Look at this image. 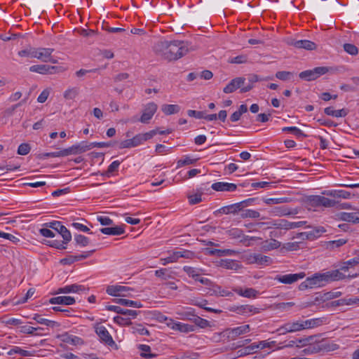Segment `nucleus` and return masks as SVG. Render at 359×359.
<instances>
[{
	"mask_svg": "<svg viewBox=\"0 0 359 359\" xmlns=\"http://www.w3.org/2000/svg\"><path fill=\"white\" fill-rule=\"evenodd\" d=\"M248 261L251 264L258 265H268L271 262V257L259 253H254L249 255Z\"/></svg>",
	"mask_w": 359,
	"mask_h": 359,
	"instance_id": "obj_19",
	"label": "nucleus"
},
{
	"mask_svg": "<svg viewBox=\"0 0 359 359\" xmlns=\"http://www.w3.org/2000/svg\"><path fill=\"white\" fill-rule=\"evenodd\" d=\"M344 49L346 52L352 55H357L358 52V48L355 45L351 43L344 44Z\"/></svg>",
	"mask_w": 359,
	"mask_h": 359,
	"instance_id": "obj_57",
	"label": "nucleus"
},
{
	"mask_svg": "<svg viewBox=\"0 0 359 359\" xmlns=\"http://www.w3.org/2000/svg\"><path fill=\"white\" fill-rule=\"evenodd\" d=\"M113 301H114V302H115L116 304H121L123 306H130V307H134V308H142V304L139 301H133V300H129V299H123V298L114 299Z\"/></svg>",
	"mask_w": 359,
	"mask_h": 359,
	"instance_id": "obj_31",
	"label": "nucleus"
},
{
	"mask_svg": "<svg viewBox=\"0 0 359 359\" xmlns=\"http://www.w3.org/2000/svg\"><path fill=\"white\" fill-rule=\"evenodd\" d=\"M347 243L346 239H339L337 241H331L327 242V248L330 249H334L339 248Z\"/></svg>",
	"mask_w": 359,
	"mask_h": 359,
	"instance_id": "obj_50",
	"label": "nucleus"
},
{
	"mask_svg": "<svg viewBox=\"0 0 359 359\" xmlns=\"http://www.w3.org/2000/svg\"><path fill=\"white\" fill-rule=\"evenodd\" d=\"M307 203L312 207L320 206V196L313 195L307 198Z\"/></svg>",
	"mask_w": 359,
	"mask_h": 359,
	"instance_id": "obj_49",
	"label": "nucleus"
},
{
	"mask_svg": "<svg viewBox=\"0 0 359 359\" xmlns=\"http://www.w3.org/2000/svg\"><path fill=\"white\" fill-rule=\"evenodd\" d=\"M266 204H279L289 202L288 198H270L264 200Z\"/></svg>",
	"mask_w": 359,
	"mask_h": 359,
	"instance_id": "obj_51",
	"label": "nucleus"
},
{
	"mask_svg": "<svg viewBox=\"0 0 359 359\" xmlns=\"http://www.w3.org/2000/svg\"><path fill=\"white\" fill-rule=\"evenodd\" d=\"M280 246V242L273 238L266 240L262 243V248L264 251H270L272 250L278 249Z\"/></svg>",
	"mask_w": 359,
	"mask_h": 359,
	"instance_id": "obj_35",
	"label": "nucleus"
},
{
	"mask_svg": "<svg viewBox=\"0 0 359 359\" xmlns=\"http://www.w3.org/2000/svg\"><path fill=\"white\" fill-rule=\"evenodd\" d=\"M241 203H234L232 205L222 207L218 210V212H219L221 213H224V214H230V213L236 214L238 212L241 210Z\"/></svg>",
	"mask_w": 359,
	"mask_h": 359,
	"instance_id": "obj_36",
	"label": "nucleus"
},
{
	"mask_svg": "<svg viewBox=\"0 0 359 359\" xmlns=\"http://www.w3.org/2000/svg\"><path fill=\"white\" fill-rule=\"evenodd\" d=\"M44 225L46 227L52 229L60 233L64 239L65 243H68L71 241L72 235L70 231L65 226H63L60 222L53 221L51 222L46 223Z\"/></svg>",
	"mask_w": 359,
	"mask_h": 359,
	"instance_id": "obj_5",
	"label": "nucleus"
},
{
	"mask_svg": "<svg viewBox=\"0 0 359 359\" xmlns=\"http://www.w3.org/2000/svg\"><path fill=\"white\" fill-rule=\"evenodd\" d=\"M183 319H189L193 320L196 325L201 328H205L210 325L209 321L199 316L193 315L191 312H186L182 314Z\"/></svg>",
	"mask_w": 359,
	"mask_h": 359,
	"instance_id": "obj_22",
	"label": "nucleus"
},
{
	"mask_svg": "<svg viewBox=\"0 0 359 359\" xmlns=\"http://www.w3.org/2000/svg\"><path fill=\"white\" fill-rule=\"evenodd\" d=\"M346 275L339 271V270H333L325 273H316L311 277H308L312 289L322 287L328 283L344 279Z\"/></svg>",
	"mask_w": 359,
	"mask_h": 359,
	"instance_id": "obj_2",
	"label": "nucleus"
},
{
	"mask_svg": "<svg viewBox=\"0 0 359 359\" xmlns=\"http://www.w3.org/2000/svg\"><path fill=\"white\" fill-rule=\"evenodd\" d=\"M114 321L120 325H129L132 323L129 318H125L120 316H115L114 318Z\"/></svg>",
	"mask_w": 359,
	"mask_h": 359,
	"instance_id": "obj_56",
	"label": "nucleus"
},
{
	"mask_svg": "<svg viewBox=\"0 0 359 359\" xmlns=\"http://www.w3.org/2000/svg\"><path fill=\"white\" fill-rule=\"evenodd\" d=\"M292 76V73L287 71H280L277 72L276 74V77L282 81H287L291 79Z\"/></svg>",
	"mask_w": 359,
	"mask_h": 359,
	"instance_id": "obj_53",
	"label": "nucleus"
},
{
	"mask_svg": "<svg viewBox=\"0 0 359 359\" xmlns=\"http://www.w3.org/2000/svg\"><path fill=\"white\" fill-rule=\"evenodd\" d=\"M201 195L202 192L189 196V203L191 205H194L200 203L202 201Z\"/></svg>",
	"mask_w": 359,
	"mask_h": 359,
	"instance_id": "obj_64",
	"label": "nucleus"
},
{
	"mask_svg": "<svg viewBox=\"0 0 359 359\" xmlns=\"http://www.w3.org/2000/svg\"><path fill=\"white\" fill-rule=\"evenodd\" d=\"M161 110L166 115L177 114L180 111V107L177 104H163Z\"/></svg>",
	"mask_w": 359,
	"mask_h": 359,
	"instance_id": "obj_39",
	"label": "nucleus"
},
{
	"mask_svg": "<svg viewBox=\"0 0 359 359\" xmlns=\"http://www.w3.org/2000/svg\"><path fill=\"white\" fill-rule=\"evenodd\" d=\"M67 156L72 154H79L90 150L89 143L83 141L78 144L73 145L66 149Z\"/></svg>",
	"mask_w": 359,
	"mask_h": 359,
	"instance_id": "obj_15",
	"label": "nucleus"
},
{
	"mask_svg": "<svg viewBox=\"0 0 359 359\" xmlns=\"http://www.w3.org/2000/svg\"><path fill=\"white\" fill-rule=\"evenodd\" d=\"M100 231L106 235L119 236L123 234L125 231L121 226L104 227L100 229Z\"/></svg>",
	"mask_w": 359,
	"mask_h": 359,
	"instance_id": "obj_33",
	"label": "nucleus"
},
{
	"mask_svg": "<svg viewBox=\"0 0 359 359\" xmlns=\"http://www.w3.org/2000/svg\"><path fill=\"white\" fill-rule=\"evenodd\" d=\"M133 333H139L141 335H149V332L147 329L144 327L142 325H137V326L133 327Z\"/></svg>",
	"mask_w": 359,
	"mask_h": 359,
	"instance_id": "obj_63",
	"label": "nucleus"
},
{
	"mask_svg": "<svg viewBox=\"0 0 359 359\" xmlns=\"http://www.w3.org/2000/svg\"><path fill=\"white\" fill-rule=\"evenodd\" d=\"M205 251H206V254L210 255H217L218 256H222V255L228 254V252L230 250H217V249L207 248V249H205Z\"/></svg>",
	"mask_w": 359,
	"mask_h": 359,
	"instance_id": "obj_61",
	"label": "nucleus"
},
{
	"mask_svg": "<svg viewBox=\"0 0 359 359\" xmlns=\"http://www.w3.org/2000/svg\"><path fill=\"white\" fill-rule=\"evenodd\" d=\"M306 224L304 221L300 222H289L284 219H279L276 220L275 228L279 229L290 230L302 226Z\"/></svg>",
	"mask_w": 359,
	"mask_h": 359,
	"instance_id": "obj_7",
	"label": "nucleus"
},
{
	"mask_svg": "<svg viewBox=\"0 0 359 359\" xmlns=\"http://www.w3.org/2000/svg\"><path fill=\"white\" fill-rule=\"evenodd\" d=\"M352 212H339L337 215L338 219L352 222L353 224L359 223V209L353 210Z\"/></svg>",
	"mask_w": 359,
	"mask_h": 359,
	"instance_id": "obj_12",
	"label": "nucleus"
},
{
	"mask_svg": "<svg viewBox=\"0 0 359 359\" xmlns=\"http://www.w3.org/2000/svg\"><path fill=\"white\" fill-rule=\"evenodd\" d=\"M211 188L216 191H234L237 185L233 183L218 182L212 184Z\"/></svg>",
	"mask_w": 359,
	"mask_h": 359,
	"instance_id": "obj_23",
	"label": "nucleus"
},
{
	"mask_svg": "<svg viewBox=\"0 0 359 359\" xmlns=\"http://www.w3.org/2000/svg\"><path fill=\"white\" fill-rule=\"evenodd\" d=\"M359 264V257H354L353 259H351L346 262L344 263V265L341 267V270L342 271H347L349 268V266H353L355 265H357Z\"/></svg>",
	"mask_w": 359,
	"mask_h": 359,
	"instance_id": "obj_54",
	"label": "nucleus"
},
{
	"mask_svg": "<svg viewBox=\"0 0 359 359\" xmlns=\"http://www.w3.org/2000/svg\"><path fill=\"white\" fill-rule=\"evenodd\" d=\"M33 320H36L38 323L45 325L48 327H53L55 325H58L57 322L43 318L39 314H34Z\"/></svg>",
	"mask_w": 359,
	"mask_h": 359,
	"instance_id": "obj_41",
	"label": "nucleus"
},
{
	"mask_svg": "<svg viewBox=\"0 0 359 359\" xmlns=\"http://www.w3.org/2000/svg\"><path fill=\"white\" fill-rule=\"evenodd\" d=\"M337 203H338L334 200H332L325 196H320V206L325 208H332L335 207Z\"/></svg>",
	"mask_w": 359,
	"mask_h": 359,
	"instance_id": "obj_46",
	"label": "nucleus"
},
{
	"mask_svg": "<svg viewBox=\"0 0 359 359\" xmlns=\"http://www.w3.org/2000/svg\"><path fill=\"white\" fill-rule=\"evenodd\" d=\"M157 110V105L154 102H150L147 104L142 115L140 117V121L142 123H148L149 121L152 118L154 114Z\"/></svg>",
	"mask_w": 359,
	"mask_h": 359,
	"instance_id": "obj_16",
	"label": "nucleus"
},
{
	"mask_svg": "<svg viewBox=\"0 0 359 359\" xmlns=\"http://www.w3.org/2000/svg\"><path fill=\"white\" fill-rule=\"evenodd\" d=\"M191 304L194 305V306H198L200 308H202V309H205V311H210V312H212V313H220L222 312V311L219 310V309H212V308H210V307H207L206 305L208 304V300H206V299H192L191 300Z\"/></svg>",
	"mask_w": 359,
	"mask_h": 359,
	"instance_id": "obj_30",
	"label": "nucleus"
},
{
	"mask_svg": "<svg viewBox=\"0 0 359 359\" xmlns=\"http://www.w3.org/2000/svg\"><path fill=\"white\" fill-rule=\"evenodd\" d=\"M61 341L69 344L72 345H81L83 344V341L79 337L69 334L68 332H65L57 336Z\"/></svg>",
	"mask_w": 359,
	"mask_h": 359,
	"instance_id": "obj_17",
	"label": "nucleus"
},
{
	"mask_svg": "<svg viewBox=\"0 0 359 359\" xmlns=\"http://www.w3.org/2000/svg\"><path fill=\"white\" fill-rule=\"evenodd\" d=\"M156 133L157 131L156 130H153L148 133L136 135L132 138L133 147L139 146L144 142L151 139Z\"/></svg>",
	"mask_w": 359,
	"mask_h": 359,
	"instance_id": "obj_18",
	"label": "nucleus"
},
{
	"mask_svg": "<svg viewBox=\"0 0 359 359\" xmlns=\"http://www.w3.org/2000/svg\"><path fill=\"white\" fill-rule=\"evenodd\" d=\"M42 330H43V329L40 327H31L29 325H24V326L20 327V332L22 333L28 334H31V335H35V336L41 335V334L37 333L36 331Z\"/></svg>",
	"mask_w": 359,
	"mask_h": 359,
	"instance_id": "obj_43",
	"label": "nucleus"
},
{
	"mask_svg": "<svg viewBox=\"0 0 359 359\" xmlns=\"http://www.w3.org/2000/svg\"><path fill=\"white\" fill-rule=\"evenodd\" d=\"M49 302L52 304L72 305L75 303V299L72 297L60 296L51 298Z\"/></svg>",
	"mask_w": 359,
	"mask_h": 359,
	"instance_id": "obj_26",
	"label": "nucleus"
},
{
	"mask_svg": "<svg viewBox=\"0 0 359 359\" xmlns=\"http://www.w3.org/2000/svg\"><path fill=\"white\" fill-rule=\"evenodd\" d=\"M61 69V67L55 66H50L46 65H35L29 67V71L32 72H36L41 74H53Z\"/></svg>",
	"mask_w": 359,
	"mask_h": 359,
	"instance_id": "obj_11",
	"label": "nucleus"
},
{
	"mask_svg": "<svg viewBox=\"0 0 359 359\" xmlns=\"http://www.w3.org/2000/svg\"><path fill=\"white\" fill-rule=\"evenodd\" d=\"M48 245L55 248L56 249L59 250H64L66 249V246L65 245L66 243H64V241L61 242L60 241L57 240H53V241H48L46 243Z\"/></svg>",
	"mask_w": 359,
	"mask_h": 359,
	"instance_id": "obj_52",
	"label": "nucleus"
},
{
	"mask_svg": "<svg viewBox=\"0 0 359 359\" xmlns=\"http://www.w3.org/2000/svg\"><path fill=\"white\" fill-rule=\"evenodd\" d=\"M86 290L83 285L72 284L58 289L57 293L79 292Z\"/></svg>",
	"mask_w": 359,
	"mask_h": 359,
	"instance_id": "obj_29",
	"label": "nucleus"
},
{
	"mask_svg": "<svg viewBox=\"0 0 359 359\" xmlns=\"http://www.w3.org/2000/svg\"><path fill=\"white\" fill-rule=\"evenodd\" d=\"M233 290L238 295L250 299L257 298L259 294V292L252 287L243 288L241 287H236L233 288Z\"/></svg>",
	"mask_w": 359,
	"mask_h": 359,
	"instance_id": "obj_21",
	"label": "nucleus"
},
{
	"mask_svg": "<svg viewBox=\"0 0 359 359\" xmlns=\"http://www.w3.org/2000/svg\"><path fill=\"white\" fill-rule=\"evenodd\" d=\"M305 276L306 273L304 272H300L299 273L277 275L274 279L281 283L290 285L298 281L300 279L304 278Z\"/></svg>",
	"mask_w": 359,
	"mask_h": 359,
	"instance_id": "obj_6",
	"label": "nucleus"
},
{
	"mask_svg": "<svg viewBox=\"0 0 359 359\" xmlns=\"http://www.w3.org/2000/svg\"><path fill=\"white\" fill-rule=\"evenodd\" d=\"M245 79L243 77H236L231 81V82L224 88L223 91L225 93H231L236 89L241 88L244 84Z\"/></svg>",
	"mask_w": 359,
	"mask_h": 359,
	"instance_id": "obj_20",
	"label": "nucleus"
},
{
	"mask_svg": "<svg viewBox=\"0 0 359 359\" xmlns=\"http://www.w3.org/2000/svg\"><path fill=\"white\" fill-rule=\"evenodd\" d=\"M36 58L44 62H52L56 63L57 61L55 59H53L51 57V54L54 51L53 48H36Z\"/></svg>",
	"mask_w": 359,
	"mask_h": 359,
	"instance_id": "obj_9",
	"label": "nucleus"
},
{
	"mask_svg": "<svg viewBox=\"0 0 359 359\" xmlns=\"http://www.w3.org/2000/svg\"><path fill=\"white\" fill-rule=\"evenodd\" d=\"M328 72V68L326 67H318L313 69H309L302 72L299 76L300 79L305 81H311L317 79L321 75L326 74Z\"/></svg>",
	"mask_w": 359,
	"mask_h": 359,
	"instance_id": "obj_4",
	"label": "nucleus"
},
{
	"mask_svg": "<svg viewBox=\"0 0 359 359\" xmlns=\"http://www.w3.org/2000/svg\"><path fill=\"white\" fill-rule=\"evenodd\" d=\"M139 348L143 352L141 355L144 358H151L156 356V354L149 353L151 351V348L148 345L141 344Z\"/></svg>",
	"mask_w": 359,
	"mask_h": 359,
	"instance_id": "obj_48",
	"label": "nucleus"
},
{
	"mask_svg": "<svg viewBox=\"0 0 359 359\" xmlns=\"http://www.w3.org/2000/svg\"><path fill=\"white\" fill-rule=\"evenodd\" d=\"M74 241L77 245L86 247L89 244V239L81 234H75Z\"/></svg>",
	"mask_w": 359,
	"mask_h": 359,
	"instance_id": "obj_47",
	"label": "nucleus"
},
{
	"mask_svg": "<svg viewBox=\"0 0 359 359\" xmlns=\"http://www.w3.org/2000/svg\"><path fill=\"white\" fill-rule=\"evenodd\" d=\"M358 302H359V299H356V298H355V299L343 298V299H340L335 300V301L332 302V306H339L351 305V304H356Z\"/></svg>",
	"mask_w": 359,
	"mask_h": 359,
	"instance_id": "obj_42",
	"label": "nucleus"
},
{
	"mask_svg": "<svg viewBox=\"0 0 359 359\" xmlns=\"http://www.w3.org/2000/svg\"><path fill=\"white\" fill-rule=\"evenodd\" d=\"M95 328L96 334L98 335L102 341L104 342L109 346L115 344V342L113 340L111 334L104 326L100 324H97Z\"/></svg>",
	"mask_w": 359,
	"mask_h": 359,
	"instance_id": "obj_8",
	"label": "nucleus"
},
{
	"mask_svg": "<svg viewBox=\"0 0 359 359\" xmlns=\"http://www.w3.org/2000/svg\"><path fill=\"white\" fill-rule=\"evenodd\" d=\"M259 216V212L253 210H247L241 214L243 218H258Z\"/></svg>",
	"mask_w": 359,
	"mask_h": 359,
	"instance_id": "obj_58",
	"label": "nucleus"
},
{
	"mask_svg": "<svg viewBox=\"0 0 359 359\" xmlns=\"http://www.w3.org/2000/svg\"><path fill=\"white\" fill-rule=\"evenodd\" d=\"M220 266L226 269L238 270L241 268L239 262L233 259H222Z\"/></svg>",
	"mask_w": 359,
	"mask_h": 359,
	"instance_id": "obj_32",
	"label": "nucleus"
},
{
	"mask_svg": "<svg viewBox=\"0 0 359 359\" xmlns=\"http://www.w3.org/2000/svg\"><path fill=\"white\" fill-rule=\"evenodd\" d=\"M322 194L333 198H349L351 197V193L345 190H325Z\"/></svg>",
	"mask_w": 359,
	"mask_h": 359,
	"instance_id": "obj_25",
	"label": "nucleus"
},
{
	"mask_svg": "<svg viewBox=\"0 0 359 359\" xmlns=\"http://www.w3.org/2000/svg\"><path fill=\"white\" fill-rule=\"evenodd\" d=\"M283 132H291L293 133L297 137H305L306 135L303 133V132L297 127H285L282 129Z\"/></svg>",
	"mask_w": 359,
	"mask_h": 359,
	"instance_id": "obj_55",
	"label": "nucleus"
},
{
	"mask_svg": "<svg viewBox=\"0 0 359 359\" xmlns=\"http://www.w3.org/2000/svg\"><path fill=\"white\" fill-rule=\"evenodd\" d=\"M309 231L310 240H314L320 237L323 233L326 232V229L323 226H316Z\"/></svg>",
	"mask_w": 359,
	"mask_h": 359,
	"instance_id": "obj_44",
	"label": "nucleus"
},
{
	"mask_svg": "<svg viewBox=\"0 0 359 359\" xmlns=\"http://www.w3.org/2000/svg\"><path fill=\"white\" fill-rule=\"evenodd\" d=\"M271 212L275 216H285L292 214H296L297 212L296 210H291L287 206H279L275 207L271 209Z\"/></svg>",
	"mask_w": 359,
	"mask_h": 359,
	"instance_id": "obj_28",
	"label": "nucleus"
},
{
	"mask_svg": "<svg viewBox=\"0 0 359 359\" xmlns=\"http://www.w3.org/2000/svg\"><path fill=\"white\" fill-rule=\"evenodd\" d=\"M250 331V325H245L237 327L226 329L224 332L228 338L234 339L241 334L247 333Z\"/></svg>",
	"mask_w": 359,
	"mask_h": 359,
	"instance_id": "obj_13",
	"label": "nucleus"
},
{
	"mask_svg": "<svg viewBox=\"0 0 359 359\" xmlns=\"http://www.w3.org/2000/svg\"><path fill=\"white\" fill-rule=\"evenodd\" d=\"M214 292L220 297H229L232 295V293L228 290L222 289L220 286H215Z\"/></svg>",
	"mask_w": 359,
	"mask_h": 359,
	"instance_id": "obj_62",
	"label": "nucleus"
},
{
	"mask_svg": "<svg viewBox=\"0 0 359 359\" xmlns=\"http://www.w3.org/2000/svg\"><path fill=\"white\" fill-rule=\"evenodd\" d=\"M183 270L189 276L193 278L194 279H197V277H199L202 272L201 269L189 266H184L183 267Z\"/></svg>",
	"mask_w": 359,
	"mask_h": 359,
	"instance_id": "obj_40",
	"label": "nucleus"
},
{
	"mask_svg": "<svg viewBox=\"0 0 359 359\" xmlns=\"http://www.w3.org/2000/svg\"><path fill=\"white\" fill-rule=\"evenodd\" d=\"M266 346H269V343L262 341L260 342L259 345L248 346L245 348L239 350L238 353H240V355H248L250 354L252 351H254L255 348H263Z\"/></svg>",
	"mask_w": 359,
	"mask_h": 359,
	"instance_id": "obj_38",
	"label": "nucleus"
},
{
	"mask_svg": "<svg viewBox=\"0 0 359 359\" xmlns=\"http://www.w3.org/2000/svg\"><path fill=\"white\" fill-rule=\"evenodd\" d=\"M190 50L188 42L184 41H159L154 46L156 54L169 62L180 59Z\"/></svg>",
	"mask_w": 359,
	"mask_h": 359,
	"instance_id": "obj_1",
	"label": "nucleus"
},
{
	"mask_svg": "<svg viewBox=\"0 0 359 359\" xmlns=\"http://www.w3.org/2000/svg\"><path fill=\"white\" fill-rule=\"evenodd\" d=\"M324 112L325 114H327L328 116H332L334 117H345L348 114L347 109H341L339 110H334L331 107H326L324 109Z\"/></svg>",
	"mask_w": 359,
	"mask_h": 359,
	"instance_id": "obj_34",
	"label": "nucleus"
},
{
	"mask_svg": "<svg viewBox=\"0 0 359 359\" xmlns=\"http://www.w3.org/2000/svg\"><path fill=\"white\" fill-rule=\"evenodd\" d=\"M36 48L29 47L27 49L20 50L18 52V55L20 57H29L36 58Z\"/></svg>",
	"mask_w": 359,
	"mask_h": 359,
	"instance_id": "obj_45",
	"label": "nucleus"
},
{
	"mask_svg": "<svg viewBox=\"0 0 359 359\" xmlns=\"http://www.w3.org/2000/svg\"><path fill=\"white\" fill-rule=\"evenodd\" d=\"M236 311L238 314L241 315L256 314L260 312L259 309L252 305H242L241 306H238Z\"/></svg>",
	"mask_w": 359,
	"mask_h": 359,
	"instance_id": "obj_27",
	"label": "nucleus"
},
{
	"mask_svg": "<svg viewBox=\"0 0 359 359\" xmlns=\"http://www.w3.org/2000/svg\"><path fill=\"white\" fill-rule=\"evenodd\" d=\"M318 319L288 322L278 328L277 332H279L280 334H285L289 332H294L304 329L314 327L318 325Z\"/></svg>",
	"mask_w": 359,
	"mask_h": 359,
	"instance_id": "obj_3",
	"label": "nucleus"
},
{
	"mask_svg": "<svg viewBox=\"0 0 359 359\" xmlns=\"http://www.w3.org/2000/svg\"><path fill=\"white\" fill-rule=\"evenodd\" d=\"M80 90L78 87H72L67 88L63 93V97L66 100H74L79 94Z\"/></svg>",
	"mask_w": 359,
	"mask_h": 359,
	"instance_id": "obj_37",
	"label": "nucleus"
},
{
	"mask_svg": "<svg viewBox=\"0 0 359 359\" xmlns=\"http://www.w3.org/2000/svg\"><path fill=\"white\" fill-rule=\"evenodd\" d=\"M289 44L297 48H304L310 50L316 48V43L309 40H292Z\"/></svg>",
	"mask_w": 359,
	"mask_h": 359,
	"instance_id": "obj_24",
	"label": "nucleus"
},
{
	"mask_svg": "<svg viewBox=\"0 0 359 359\" xmlns=\"http://www.w3.org/2000/svg\"><path fill=\"white\" fill-rule=\"evenodd\" d=\"M168 327L173 330H177L181 332L188 333L194 331L195 326L182 323L180 322H175L172 319H170L169 322L166 323Z\"/></svg>",
	"mask_w": 359,
	"mask_h": 359,
	"instance_id": "obj_10",
	"label": "nucleus"
},
{
	"mask_svg": "<svg viewBox=\"0 0 359 359\" xmlns=\"http://www.w3.org/2000/svg\"><path fill=\"white\" fill-rule=\"evenodd\" d=\"M31 147L29 144L22 143L18 149V154L19 155H27L30 151Z\"/></svg>",
	"mask_w": 359,
	"mask_h": 359,
	"instance_id": "obj_59",
	"label": "nucleus"
},
{
	"mask_svg": "<svg viewBox=\"0 0 359 359\" xmlns=\"http://www.w3.org/2000/svg\"><path fill=\"white\" fill-rule=\"evenodd\" d=\"M129 290H133L128 287L123 286V285H109L107 288V292L108 294L118 297L123 296L126 297L128 294L126 292Z\"/></svg>",
	"mask_w": 359,
	"mask_h": 359,
	"instance_id": "obj_14",
	"label": "nucleus"
},
{
	"mask_svg": "<svg viewBox=\"0 0 359 359\" xmlns=\"http://www.w3.org/2000/svg\"><path fill=\"white\" fill-rule=\"evenodd\" d=\"M120 165V162L118 161H113L108 167L106 172L100 173L102 175H105L107 174H111L117 170L118 166Z\"/></svg>",
	"mask_w": 359,
	"mask_h": 359,
	"instance_id": "obj_60",
	"label": "nucleus"
}]
</instances>
